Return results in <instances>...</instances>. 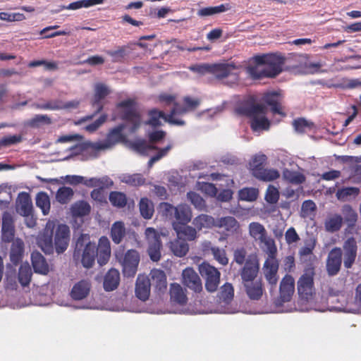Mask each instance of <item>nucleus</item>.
Instances as JSON below:
<instances>
[{
  "instance_id": "1",
  "label": "nucleus",
  "mask_w": 361,
  "mask_h": 361,
  "mask_svg": "<svg viewBox=\"0 0 361 361\" xmlns=\"http://www.w3.org/2000/svg\"><path fill=\"white\" fill-rule=\"evenodd\" d=\"M88 234H81L75 245L74 257H81V263L85 268H91L97 258V262L101 265L106 264L111 256L110 241L106 236L99 239L98 245L90 240Z\"/></svg>"
},
{
  "instance_id": "2",
  "label": "nucleus",
  "mask_w": 361,
  "mask_h": 361,
  "mask_svg": "<svg viewBox=\"0 0 361 361\" xmlns=\"http://www.w3.org/2000/svg\"><path fill=\"white\" fill-rule=\"evenodd\" d=\"M54 225L48 222L42 235L37 239V244L47 255L63 253L68 248L70 241V228L63 224H59L54 231Z\"/></svg>"
},
{
  "instance_id": "3",
  "label": "nucleus",
  "mask_w": 361,
  "mask_h": 361,
  "mask_svg": "<svg viewBox=\"0 0 361 361\" xmlns=\"http://www.w3.org/2000/svg\"><path fill=\"white\" fill-rule=\"evenodd\" d=\"M343 250V254L341 247H335L329 252L326 261V270L329 276H336L341 271L343 255L344 267H353L357 254V241L355 238L350 237L344 241Z\"/></svg>"
},
{
  "instance_id": "4",
  "label": "nucleus",
  "mask_w": 361,
  "mask_h": 361,
  "mask_svg": "<svg viewBox=\"0 0 361 361\" xmlns=\"http://www.w3.org/2000/svg\"><path fill=\"white\" fill-rule=\"evenodd\" d=\"M255 66H249L247 74L255 80L264 78H274L283 71L285 58L277 54H264L254 57Z\"/></svg>"
},
{
  "instance_id": "5",
  "label": "nucleus",
  "mask_w": 361,
  "mask_h": 361,
  "mask_svg": "<svg viewBox=\"0 0 361 361\" xmlns=\"http://www.w3.org/2000/svg\"><path fill=\"white\" fill-rule=\"evenodd\" d=\"M238 114L251 119L250 127L254 131L268 130L270 121L267 118V108L264 105L257 104L253 98L245 101L236 109Z\"/></svg>"
},
{
  "instance_id": "6",
  "label": "nucleus",
  "mask_w": 361,
  "mask_h": 361,
  "mask_svg": "<svg viewBox=\"0 0 361 361\" xmlns=\"http://www.w3.org/2000/svg\"><path fill=\"white\" fill-rule=\"evenodd\" d=\"M267 157L264 154L254 155L249 162V170L253 177L263 182H271L280 177V173L275 169L265 168Z\"/></svg>"
},
{
  "instance_id": "7",
  "label": "nucleus",
  "mask_w": 361,
  "mask_h": 361,
  "mask_svg": "<svg viewBox=\"0 0 361 361\" xmlns=\"http://www.w3.org/2000/svg\"><path fill=\"white\" fill-rule=\"evenodd\" d=\"M134 99H127L118 102L116 104L117 109H123L121 112V118L125 122V128H128L130 133H135L142 123L141 116L135 107Z\"/></svg>"
},
{
  "instance_id": "8",
  "label": "nucleus",
  "mask_w": 361,
  "mask_h": 361,
  "mask_svg": "<svg viewBox=\"0 0 361 361\" xmlns=\"http://www.w3.org/2000/svg\"><path fill=\"white\" fill-rule=\"evenodd\" d=\"M201 103L200 98L185 96L183 98V105L175 104V107L171 110L170 122L173 123L174 126H183L185 122L180 118H175L176 115H183L190 111L196 110Z\"/></svg>"
},
{
  "instance_id": "9",
  "label": "nucleus",
  "mask_w": 361,
  "mask_h": 361,
  "mask_svg": "<svg viewBox=\"0 0 361 361\" xmlns=\"http://www.w3.org/2000/svg\"><path fill=\"white\" fill-rule=\"evenodd\" d=\"M116 257L122 265L124 276L133 277L140 259L139 252L136 250L130 249L124 254L120 252H116Z\"/></svg>"
},
{
  "instance_id": "10",
  "label": "nucleus",
  "mask_w": 361,
  "mask_h": 361,
  "mask_svg": "<svg viewBox=\"0 0 361 361\" xmlns=\"http://www.w3.org/2000/svg\"><path fill=\"white\" fill-rule=\"evenodd\" d=\"M250 235L256 241L264 243L267 252L273 254L277 252L274 240L267 237V232L264 226L259 222H251L248 226Z\"/></svg>"
},
{
  "instance_id": "11",
  "label": "nucleus",
  "mask_w": 361,
  "mask_h": 361,
  "mask_svg": "<svg viewBox=\"0 0 361 361\" xmlns=\"http://www.w3.org/2000/svg\"><path fill=\"white\" fill-rule=\"evenodd\" d=\"M268 253V257L265 260L263 265V274L266 281L270 286V292L271 293L276 288L279 276V262L276 258V252L271 254Z\"/></svg>"
},
{
  "instance_id": "12",
  "label": "nucleus",
  "mask_w": 361,
  "mask_h": 361,
  "mask_svg": "<svg viewBox=\"0 0 361 361\" xmlns=\"http://www.w3.org/2000/svg\"><path fill=\"white\" fill-rule=\"evenodd\" d=\"M145 235L148 243L147 252L150 259L153 262L159 261L162 247L161 234L154 228L148 227L145 230Z\"/></svg>"
},
{
  "instance_id": "13",
  "label": "nucleus",
  "mask_w": 361,
  "mask_h": 361,
  "mask_svg": "<svg viewBox=\"0 0 361 361\" xmlns=\"http://www.w3.org/2000/svg\"><path fill=\"white\" fill-rule=\"evenodd\" d=\"M313 270H307L303 273L297 282V289L300 298L309 300L312 298L314 291Z\"/></svg>"
},
{
  "instance_id": "14",
  "label": "nucleus",
  "mask_w": 361,
  "mask_h": 361,
  "mask_svg": "<svg viewBox=\"0 0 361 361\" xmlns=\"http://www.w3.org/2000/svg\"><path fill=\"white\" fill-rule=\"evenodd\" d=\"M201 275L205 277V288L207 291L213 293L217 290L220 282V272L214 267L203 263L200 267Z\"/></svg>"
},
{
  "instance_id": "15",
  "label": "nucleus",
  "mask_w": 361,
  "mask_h": 361,
  "mask_svg": "<svg viewBox=\"0 0 361 361\" xmlns=\"http://www.w3.org/2000/svg\"><path fill=\"white\" fill-rule=\"evenodd\" d=\"M240 68L241 66L236 65L234 62L212 63L211 74L218 79H224L229 75H234L237 78Z\"/></svg>"
},
{
  "instance_id": "16",
  "label": "nucleus",
  "mask_w": 361,
  "mask_h": 361,
  "mask_svg": "<svg viewBox=\"0 0 361 361\" xmlns=\"http://www.w3.org/2000/svg\"><path fill=\"white\" fill-rule=\"evenodd\" d=\"M124 128L125 125L123 124L114 128L108 133L106 139L104 142L92 143L91 145L92 148L96 151H99L112 147L122 140V131Z\"/></svg>"
},
{
  "instance_id": "17",
  "label": "nucleus",
  "mask_w": 361,
  "mask_h": 361,
  "mask_svg": "<svg viewBox=\"0 0 361 361\" xmlns=\"http://www.w3.org/2000/svg\"><path fill=\"white\" fill-rule=\"evenodd\" d=\"M259 263L257 255H250L247 258L244 267L240 271L243 283L257 280L259 273Z\"/></svg>"
},
{
  "instance_id": "18",
  "label": "nucleus",
  "mask_w": 361,
  "mask_h": 361,
  "mask_svg": "<svg viewBox=\"0 0 361 361\" xmlns=\"http://www.w3.org/2000/svg\"><path fill=\"white\" fill-rule=\"evenodd\" d=\"M111 91L108 88L106 85L103 83H97L94 87V98L92 102V106L94 109H95L93 114L90 116H86L83 120L87 121L91 120L94 116L100 113L103 108L104 104L102 103V99H104L108 94H109Z\"/></svg>"
},
{
  "instance_id": "19",
  "label": "nucleus",
  "mask_w": 361,
  "mask_h": 361,
  "mask_svg": "<svg viewBox=\"0 0 361 361\" xmlns=\"http://www.w3.org/2000/svg\"><path fill=\"white\" fill-rule=\"evenodd\" d=\"M182 283L195 293H200L202 290L200 277L192 268L188 267L183 271Z\"/></svg>"
},
{
  "instance_id": "20",
  "label": "nucleus",
  "mask_w": 361,
  "mask_h": 361,
  "mask_svg": "<svg viewBox=\"0 0 361 361\" xmlns=\"http://www.w3.org/2000/svg\"><path fill=\"white\" fill-rule=\"evenodd\" d=\"M262 99L264 103L271 107V111L274 114L286 116L282 106L283 97L281 92L272 91L266 92L264 94Z\"/></svg>"
},
{
  "instance_id": "21",
  "label": "nucleus",
  "mask_w": 361,
  "mask_h": 361,
  "mask_svg": "<svg viewBox=\"0 0 361 361\" xmlns=\"http://www.w3.org/2000/svg\"><path fill=\"white\" fill-rule=\"evenodd\" d=\"M295 292V280L289 274L285 275L279 286V299L282 302H289Z\"/></svg>"
},
{
  "instance_id": "22",
  "label": "nucleus",
  "mask_w": 361,
  "mask_h": 361,
  "mask_svg": "<svg viewBox=\"0 0 361 361\" xmlns=\"http://www.w3.org/2000/svg\"><path fill=\"white\" fill-rule=\"evenodd\" d=\"M151 285L154 288V291L159 295L166 293L167 289L166 276L161 269H153L151 273Z\"/></svg>"
},
{
  "instance_id": "23",
  "label": "nucleus",
  "mask_w": 361,
  "mask_h": 361,
  "mask_svg": "<svg viewBox=\"0 0 361 361\" xmlns=\"http://www.w3.org/2000/svg\"><path fill=\"white\" fill-rule=\"evenodd\" d=\"M245 291L251 300H259L263 295L264 286L261 279L243 283Z\"/></svg>"
},
{
  "instance_id": "24",
  "label": "nucleus",
  "mask_w": 361,
  "mask_h": 361,
  "mask_svg": "<svg viewBox=\"0 0 361 361\" xmlns=\"http://www.w3.org/2000/svg\"><path fill=\"white\" fill-rule=\"evenodd\" d=\"M148 120L146 121V124L153 128H157L161 126V120H164L166 123L170 125L174 126L173 123L170 122L171 111L169 114H166L163 111L159 110L156 108L152 109L148 111L147 113Z\"/></svg>"
},
{
  "instance_id": "25",
  "label": "nucleus",
  "mask_w": 361,
  "mask_h": 361,
  "mask_svg": "<svg viewBox=\"0 0 361 361\" xmlns=\"http://www.w3.org/2000/svg\"><path fill=\"white\" fill-rule=\"evenodd\" d=\"M1 233L3 241L10 243L13 240L15 235L13 219L8 212H4L2 216Z\"/></svg>"
},
{
  "instance_id": "26",
  "label": "nucleus",
  "mask_w": 361,
  "mask_h": 361,
  "mask_svg": "<svg viewBox=\"0 0 361 361\" xmlns=\"http://www.w3.org/2000/svg\"><path fill=\"white\" fill-rule=\"evenodd\" d=\"M151 281L145 276H138L135 284V295L142 301H146L150 295Z\"/></svg>"
},
{
  "instance_id": "27",
  "label": "nucleus",
  "mask_w": 361,
  "mask_h": 361,
  "mask_svg": "<svg viewBox=\"0 0 361 361\" xmlns=\"http://www.w3.org/2000/svg\"><path fill=\"white\" fill-rule=\"evenodd\" d=\"M169 295L171 302L174 304L183 306L188 302L186 290L177 283L170 285Z\"/></svg>"
},
{
  "instance_id": "28",
  "label": "nucleus",
  "mask_w": 361,
  "mask_h": 361,
  "mask_svg": "<svg viewBox=\"0 0 361 361\" xmlns=\"http://www.w3.org/2000/svg\"><path fill=\"white\" fill-rule=\"evenodd\" d=\"M90 289V282L88 280L82 279L73 286L70 295L74 300H81L87 298Z\"/></svg>"
},
{
  "instance_id": "29",
  "label": "nucleus",
  "mask_w": 361,
  "mask_h": 361,
  "mask_svg": "<svg viewBox=\"0 0 361 361\" xmlns=\"http://www.w3.org/2000/svg\"><path fill=\"white\" fill-rule=\"evenodd\" d=\"M78 105V102H69L63 103L61 100H50L45 103L35 104V106L41 110H60L64 109L75 108Z\"/></svg>"
},
{
  "instance_id": "30",
  "label": "nucleus",
  "mask_w": 361,
  "mask_h": 361,
  "mask_svg": "<svg viewBox=\"0 0 361 361\" xmlns=\"http://www.w3.org/2000/svg\"><path fill=\"white\" fill-rule=\"evenodd\" d=\"M120 283V273L114 268L110 269L105 274L103 288L105 291L110 292L116 290Z\"/></svg>"
},
{
  "instance_id": "31",
  "label": "nucleus",
  "mask_w": 361,
  "mask_h": 361,
  "mask_svg": "<svg viewBox=\"0 0 361 361\" xmlns=\"http://www.w3.org/2000/svg\"><path fill=\"white\" fill-rule=\"evenodd\" d=\"M33 269L35 273L47 275L49 271V267L46 259L39 252H33L31 255Z\"/></svg>"
},
{
  "instance_id": "32",
  "label": "nucleus",
  "mask_w": 361,
  "mask_h": 361,
  "mask_svg": "<svg viewBox=\"0 0 361 361\" xmlns=\"http://www.w3.org/2000/svg\"><path fill=\"white\" fill-rule=\"evenodd\" d=\"M192 212L189 206L185 204H178L176 207V213L174 215V219L176 221L173 224H177L178 225H186L191 221Z\"/></svg>"
},
{
  "instance_id": "33",
  "label": "nucleus",
  "mask_w": 361,
  "mask_h": 361,
  "mask_svg": "<svg viewBox=\"0 0 361 361\" xmlns=\"http://www.w3.org/2000/svg\"><path fill=\"white\" fill-rule=\"evenodd\" d=\"M17 211L24 216H27L32 211V204L28 193L23 192L19 194L17 200Z\"/></svg>"
},
{
  "instance_id": "34",
  "label": "nucleus",
  "mask_w": 361,
  "mask_h": 361,
  "mask_svg": "<svg viewBox=\"0 0 361 361\" xmlns=\"http://www.w3.org/2000/svg\"><path fill=\"white\" fill-rule=\"evenodd\" d=\"M216 227L224 228L228 233H237L240 228V224L233 216H224L216 220Z\"/></svg>"
},
{
  "instance_id": "35",
  "label": "nucleus",
  "mask_w": 361,
  "mask_h": 361,
  "mask_svg": "<svg viewBox=\"0 0 361 361\" xmlns=\"http://www.w3.org/2000/svg\"><path fill=\"white\" fill-rule=\"evenodd\" d=\"M169 249L175 256L182 257L188 252L189 245L185 239L177 236L176 239L170 241Z\"/></svg>"
},
{
  "instance_id": "36",
  "label": "nucleus",
  "mask_w": 361,
  "mask_h": 361,
  "mask_svg": "<svg viewBox=\"0 0 361 361\" xmlns=\"http://www.w3.org/2000/svg\"><path fill=\"white\" fill-rule=\"evenodd\" d=\"M173 228L176 231L178 237L185 239V240H194L197 238V231L195 227L186 225H178L173 224Z\"/></svg>"
},
{
  "instance_id": "37",
  "label": "nucleus",
  "mask_w": 361,
  "mask_h": 361,
  "mask_svg": "<svg viewBox=\"0 0 361 361\" xmlns=\"http://www.w3.org/2000/svg\"><path fill=\"white\" fill-rule=\"evenodd\" d=\"M24 243L21 240H16L11 245L10 259L13 265L17 266L23 259Z\"/></svg>"
},
{
  "instance_id": "38",
  "label": "nucleus",
  "mask_w": 361,
  "mask_h": 361,
  "mask_svg": "<svg viewBox=\"0 0 361 361\" xmlns=\"http://www.w3.org/2000/svg\"><path fill=\"white\" fill-rule=\"evenodd\" d=\"M126 227L123 221H118L112 224L110 231V237L115 244L118 245L121 243L126 236Z\"/></svg>"
},
{
  "instance_id": "39",
  "label": "nucleus",
  "mask_w": 361,
  "mask_h": 361,
  "mask_svg": "<svg viewBox=\"0 0 361 361\" xmlns=\"http://www.w3.org/2000/svg\"><path fill=\"white\" fill-rule=\"evenodd\" d=\"M192 224L197 230L200 231L202 228L216 227V220L212 216L202 214L193 219Z\"/></svg>"
},
{
  "instance_id": "40",
  "label": "nucleus",
  "mask_w": 361,
  "mask_h": 361,
  "mask_svg": "<svg viewBox=\"0 0 361 361\" xmlns=\"http://www.w3.org/2000/svg\"><path fill=\"white\" fill-rule=\"evenodd\" d=\"M91 207L84 200L75 202L71 207V214L73 217H83L90 214Z\"/></svg>"
},
{
  "instance_id": "41",
  "label": "nucleus",
  "mask_w": 361,
  "mask_h": 361,
  "mask_svg": "<svg viewBox=\"0 0 361 361\" xmlns=\"http://www.w3.org/2000/svg\"><path fill=\"white\" fill-rule=\"evenodd\" d=\"M32 276V269L28 263L22 264L18 270V279L22 286L30 284Z\"/></svg>"
},
{
  "instance_id": "42",
  "label": "nucleus",
  "mask_w": 361,
  "mask_h": 361,
  "mask_svg": "<svg viewBox=\"0 0 361 361\" xmlns=\"http://www.w3.org/2000/svg\"><path fill=\"white\" fill-rule=\"evenodd\" d=\"M343 218L340 214H334L329 216L324 221L326 231L334 233L339 231L342 226Z\"/></svg>"
},
{
  "instance_id": "43",
  "label": "nucleus",
  "mask_w": 361,
  "mask_h": 361,
  "mask_svg": "<svg viewBox=\"0 0 361 361\" xmlns=\"http://www.w3.org/2000/svg\"><path fill=\"white\" fill-rule=\"evenodd\" d=\"M141 216L145 219H150L154 214V204L147 197H142L139 202Z\"/></svg>"
},
{
  "instance_id": "44",
  "label": "nucleus",
  "mask_w": 361,
  "mask_h": 361,
  "mask_svg": "<svg viewBox=\"0 0 361 361\" xmlns=\"http://www.w3.org/2000/svg\"><path fill=\"white\" fill-rule=\"evenodd\" d=\"M229 9L228 4H221L216 6L201 8L197 11V16L200 17L211 16L215 14L225 12Z\"/></svg>"
},
{
  "instance_id": "45",
  "label": "nucleus",
  "mask_w": 361,
  "mask_h": 361,
  "mask_svg": "<svg viewBox=\"0 0 361 361\" xmlns=\"http://www.w3.org/2000/svg\"><path fill=\"white\" fill-rule=\"evenodd\" d=\"M283 177L285 180L287 182L295 184V185H300L305 181V176L295 171H290L289 169H284L283 171Z\"/></svg>"
},
{
  "instance_id": "46",
  "label": "nucleus",
  "mask_w": 361,
  "mask_h": 361,
  "mask_svg": "<svg viewBox=\"0 0 361 361\" xmlns=\"http://www.w3.org/2000/svg\"><path fill=\"white\" fill-rule=\"evenodd\" d=\"M74 195V191L71 188L63 186L59 188L56 194V199L61 204L68 203Z\"/></svg>"
},
{
  "instance_id": "47",
  "label": "nucleus",
  "mask_w": 361,
  "mask_h": 361,
  "mask_svg": "<svg viewBox=\"0 0 361 361\" xmlns=\"http://www.w3.org/2000/svg\"><path fill=\"white\" fill-rule=\"evenodd\" d=\"M176 207L169 202H163L158 205L157 210L161 216L169 220H173L174 219Z\"/></svg>"
},
{
  "instance_id": "48",
  "label": "nucleus",
  "mask_w": 361,
  "mask_h": 361,
  "mask_svg": "<svg viewBox=\"0 0 361 361\" xmlns=\"http://www.w3.org/2000/svg\"><path fill=\"white\" fill-rule=\"evenodd\" d=\"M111 204L116 207L123 208L127 204V197L125 193L118 191H112L109 197Z\"/></svg>"
},
{
  "instance_id": "49",
  "label": "nucleus",
  "mask_w": 361,
  "mask_h": 361,
  "mask_svg": "<svg viewBox=\"0 0 361 361\" xmlns=\"http://www.w3.org/2000/svg\"><path fill=\"white\" fill-rule=\"evenodd\" d=\"M36 205L41 209L44 215L49 214L50 211V200L46 192H41L37 195Z\"/></svg>"
},
{
  "instance_id": "50",
  "label": "nucleus",
  "mask_w": 361,
  "mask_h": 361,
  "mask_svg": "<svg viewBox=\"0 0 361 361\" xmlns=\"http://www.w3.org/2000/svg\"><path fill=\"white\" fill-rule=\"evenodd\" d=\"M293 126L295 131L300 133H306L312 130L314 127V123L306 120L304 118H298L293 121Z\"/></svg>"
},
{
  "instance_id": "51",
  "label": "nucleus",
  "mask_w": 361,
  "mask_h": 361,
  "mask_svg": "<svg viewBox=\"0 0 361 361\" xmlns=\"http://www.w3.org/2000/svg\"><path fill=\"white\" fill-rule=\"evenodd\" d=\"M360 193V189L355 187H346L338 189L336 193L338 200L341 201H346L350 197H356Z\"/></svg>"
},
{
  "instance_id": "52",
  "label": "nucleus",
  "mask_w": 361,
  "mask_h": 361,
  "mask_svg": "<svg viewBox=\"0 0 361 361\" xmlns=\"http://www.w3.org/2000/svg\"><path fill=\"white\" fill-rule=\"evenodd\" d=\"M51 123V118L45 114H37L27 123L28 126L34 128H39L41 125H50Z\"/></svg>"
},
{
  "instance_id": "53",
  "label": "nucleus",
  "mask_w": 361,
  "mask_h": 361,
  "mask_svg": "<svg viewBox=\"0 0 361 361\" xmlns=\"http://www.w3.org/2000/svg\"><path fill=\"white\" fill-rule=\"evenodd\" d=\"M132 147L136 152L142 154H147L151 150H157L158 147L152 144H149L145 140H137L132 144Z\"/></svg>"
},
{
  "instance_id": "54",
  "label": "nucleus",
  "mask_w": 361,
  "mask_h": 361,
  "mask_svg": "<svg viewBox=\"0 0 361 361\" xmlns=\"http://www.w3.org/2000/svg\"><path fill=\"white\" fill-rule=\"evenodd\" d=\"M126 49V46H121L116 50H107L106 53L108 56L111 57V61L113 63H121L127 55Z\"/></svg>"
},
{
  "instance_id": "55",
  "label": "nucleus",
  "mask_w": 361,
  "mask_h": 361,
  "mask_svg": "<svg viewBox=\"0 0 361 361\" xmlns=\"http://www.w3.org/2000/svg\"><path fill=\"white\" fill-rule=\"evenodd\" d=\"M258 195V190L254 188H244L239 191V198L244 201H255L257 199Z\"/></svg>"
},
{
  "instance_id": "56",
  "label": "nucleus",
  "mask_w": 361,
  "mask_h": 361,
  "mask_svg": "<svg viewBox=\"0 0 361 361\" xmlns=\"http://www.w3.org/2000/svg\"><path fill=\"white\" fill-rule=\"evenodd\" d=\"M280 194L279 190L274 185H269L266 190L264 199L269 204H276L279 200Z\"/></svg>"
},
{
  "instance_id": "57",
  "label": "nucleus",
  "mask_w": 361,
  "mask_h": 361,
  "mask_svg": "<svg viewBox=\"0 0 361 361\" xmlns=\"http://www.w3.org/2000/svg\"><path fill=\"white\" fill-rule=\"evenodd\" d=\"M342 213L344 216L345 221L350 225H353L356 222L357 214L350 205H344L342 208Z\"/></svg>"
},
{
  "instance_id": "58",
  "label": "nucleus",
  "mask_w": 361,
  "mask_h": 361,
  "mask_svg": "<svg viewBox=\"0 0 361 361\" xmlns=\"http://www.w3.org/2000/svg\"><path fill=\"white\" fill-rule=\"evenodd\" d=\"M123 182L133 186H140L145 183V178L140 173H134L125 176Z\"/></svg>"
},
{
  "instance_id": "59",
  "label": "nucleus",
  "mask_w": 361,
  "mask_h": 361,
  "mask_svg": "<svg viewBox=\"0 0 361 361\" xmlns=\"http://www.w3.org/2000/svg\"><path fill=\"white\" fill-rule=\"evenodd\" d=\"M188 198L190 202L199 210H202L205 208V201L204 199L195 192H189L187 194Z\"/></svg>"
},
{
  "instance_id": "60",
  "label": "nucleus",
  "mask_w": 361,
  "mask_h": 361,
  "mask_svg": "<svg viewBox=\"0 0 361 361\" xmlns=\"http://www.w3.org/2000/svg\"><path fill=\"white\" fill-rule=\"evenodd\" d=\"M189 70L193 73H196L200 75H204L207 73H211L212 64L209 63H196L190 66Z\"/></svg>"
},
{
  "instance_id": "61",
  "label": "nucleus",
  "mask_w": 361,
  "mask_h": 361,
  "mask_svg": "<svg viewBox=\"0 0 361 361\" xmlns=\"http://www.w3.org/2000/svg\"><path fill=\"white\" fill-rule=\"evenodd\" d=\"M176 100V95L166 92L161 93L158 96V101L165 106L173 105V107H175V104H178Z\"/></svg>"
},
{
  "instance_id": "62",
  "label": "nucleus",
  "mask_w": 361,
  "mask_h": 361,
  "mask_svg": "<svg viewBox=\"0 0 361 361\" xmlns=\"http://www.w3.org/2000/svg\"><path fill=\"white\" fill-rule=\"evenodd\" d=\"M23 137L21 135H13L4 137L0 140V147H7L22 142Z\"/></svg>"
},
{
  "instance_id": "63",
  "label": "nucleus",
  "mask_w": 361,
  "mask_h": 361,
  "mask_svg": "<svg viewBox=\"0 0 361 361\" xmlns=\"http://www.w3.org/2000/svg\"><path fill=\"white\" fill-rule=\"evenodd\" d=\"M214 259L221 265H226L228 263V259L226 257V254L224 250L217 247L216 248L212 249V253Z\"/></svg>"
},
{
  "instance_id": "64",
  "label": "nucleus",
  "mask_w": 361,
  "mask_h": 361,
  "mask_svg": "<svg viewBox=\"0 0 361 361\" xmlns=\"http://www.w3.org/2000/svg\"><path fill=\"white\" fill-rule=\"evenodd\" d=\"M221 295L224 300H231L234 296V289L231 283H225L221 289Z\"/></svg>"
}]
</instances>
